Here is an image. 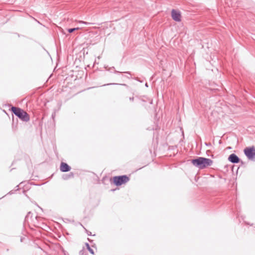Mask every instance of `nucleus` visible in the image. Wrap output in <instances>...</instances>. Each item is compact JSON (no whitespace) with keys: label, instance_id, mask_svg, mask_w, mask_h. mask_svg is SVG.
<instances>
[{"label":"nucleus","instance_id":"1","mask_svg":"<svg viewBox=\"0 0 255 255\" xmlns=\"http://www.w3.org/2000/svg\"><path fill=\"white\" fill-rule=\"evenodd\" d=\"M33 214L31 212H29L25 217V222H27L29 224H31L36 227L41 228L44 230H45L44 228H47L46 224L43 223V219L38 217L35 215L33 216Z\"/></svg>","mask_w":255,"mask_h":255},{"label":"nucleus","instance_id":"2","mask_svg":"<svg viewBox=\"0 0 255 255\" xmlns=\"http://www.w3.org/2000/svg\"><path fill=\"white\" fill-rule=\"evenodd\" d=\"M191 162L194 166L200 169L210 166L213 163V161L211 159L202 157L192 159Z\"/></svg>","mask_w":255,"mask_h":255},{"label":"nucleus","instance_id":"3","mask_svg":"<svg viewBox=\"0 0 255 255\" xmlns=\"http://www.w3.org/2000/svg\"><path fill=\"white\" fill-rule=\"evenodd\" d=\"M11 111L19 119L24 122H27L29 120L28 114L19 108L12 107Z\"/></svg>","mask_w":255,"mask_h":255},{"label":"nucleus","instance_id":"4","mask_svg":"<svg viewBox=\"0 0 255 255\" xmlns=\"http://www.w3.org/2000/svg\"><path fill=\"white\" fill-rule=\"evenodd\" d=\"M129 180V177L125 175L121 176H116L114 177L113 182L116 186H120L125 184Z\"/></svg>","mask_w":255,"mask_h":255},{"label":"nucleus","instance_id":"5","mask_svg":"<svg viewBox=\"0 0 255 255\" xmlns=\"http://www.w3.org/2000/svg\"><path fill=\"white\" fill-rule=\"evenodd\" d=\"M244 151L248 159L255 161V148L254 147H247Z\"/></svg>","mask_w":255,"mask_h":255},{"label":"nucleus","instance_id":"6","mask_svg":"<svg viewBox=\"0 0 255 255\" xmlns=\"http://www.w3.org/2000/svg\"><path fill=\"white\" fill-rule=\"evenodd\" d=\"M171 17L175 21L180 22L181 20L180 12L174 9H173L171 11Z\"/></svg>","mask_w":255,"mask_h":255},{"label":"nucleus","instance_id":"7","mask_svg":"<svg viewBox=\"0 0 255 255\" xmlns=\"http://www.w3.org/2000/svg\"><path fill=\"white\" fill-rule=\"evenodd\" d=\"M228 160L233 163H238L240 161V158L239 157L234 153H232L229 155Z\"/></svg>","mask_w":255,"mask_h":255},{"label":"nucleus","instance_id":"8","mask_svg":"<svg viewBox=\"0 0 255 255\" xmlns=\"http://www.w3.org/2000/svg\"><path fill=\"white\" fill-rule=\"evenodd\" d=\"M71 167L66 163L61 162L60 166V169L61 171L65 172H68L71 170Z\"/></svg>","mask_w":255,"mask_h":255},{"label":"nucleus","instance_id":"9","mask_svg":"<svg viewBox=\"0 0 255 255\" xmlns=\"http://www.w3.org/2000/svg\"><path fill=\"white\" fill-rule=\"evenodd\" d=\"M74 177V174L72 172H70L68 174H65L63 176V179L64 180H67L70 178H72Z\"/></svg>","mask_w":255,"mask_h":255},{"label":"nucleus","instance_id":"10","mask_svg":"<svg viewBox=\"0 0 255 255\" xmlns=\"http://www.w3.org/2000/svg\"><path fill=\"white\" fill-rule=\"evenodd\" d=\"M85 245L87 247V249L89 251V252L93 255H95L94 251V250L90 247V245L88 243H86L85 244Z\"/></svg>","mask_w":255,"mask_h":255},{"label":"nucleus","instance_id":"11","mask_svg":"<svg viewBox=\"0 0 255 255\" xmlns=\"http://www.w3.org/2000/svg\"><path fill=\"white\" fill-rule=\"evenodd\" d=\"M79 29V27L73 28H69V29H68V31L69 33H72V32H74V31H75L76 30H78Z\"/></svg>","mask_w":255,"mask_h":255},{"label":"nucleus","instance_id":"12","mask_svg":"<svg viewBox=\"0 0 255 255\" xmlns=\"http://www.w3.org/2000/svg\"><path fill=\"white\" fill-rule=\"evenodd\" d=\"M78 22L80 23H84V24H86V25H90V24H92L91 23L85 22V21H79Z\"/></svg>","mask_w":255,"mask_h":255},{"label":"nucleus","instance_id":"13","mask_svg":"<svg viewBox=\"0 0 255 255\" xmlns=\"http://www.w3.org/2000/svg\"><path fill=\"white\" fill-rule=\"evenodd\" d=\"M84 253H85V251H84V250H82L80 251L79 254H80V255H84Z\"/></svg>","mask_w":255,"mask_h":255},{"label":"nucleus","instance_id":"14","mask_svg":"<svg viewBox=\"0 0 255 255\" xmlns=\"http://www.w3.org/2000/svg\"><path fill=\"white\" fill-rule=\"evenodd\" d=\"M134 100V97H130L129 98V100L131 101H133Z\"/></svg>","mask_w":255,"mask_h":255},{"label":"nucleus","instance_id":"15","mask_svg":"<svg viewBox=\"0 0 255 255\" xmlns=\"http://www.w3.org/2000/svg\"><path fill=\"white\" fill-rule=\"evenodd\" d=\"M125 73H128V74H130V73L129 72H126Z\"/></svg>","mask_w":255,"mask_h":255},{"label":"nucleus","instance_id":"16","mask_svg":"<svg viewBox=\"0 0 255 255\" xmlns=\"http://www.w3.org/2000/svg\"><path fill=\"white\" fill-rule=\"evenodd\" d=\"M115 73H120V72H119V71H115Z\"/></svg>","mask_w":255,"mask_h":255},{"label":"nucleus","instance_id":"17","mask_svg":"<svg viewBox=\"0 0 255 255\" xmlns=\"http://www.w3.org/2000/svg\"><path fill=\"white\" fill-rule=\"evenodd\" d=\"M88 235L89 236L91 235V233L88 234Z\"/></svg>","mask_w":255,"mask_h":255},{"label":"nucleus","instance_id":"18","mask_svg":"<svg viewBox=\"0 0 255 255\" xmlns=\"http://www.w3.org/2000/svg\"><path fill=\"white\" fill-rule=\"evenodd\" d=\"M121 85H124V86H127V85H126V84H121Z\"/></svg>","mask_w":255,"mask_h":255},{"label":"nucleus","instance_id":"19","mask_svg":"<svg viewBox=\"0 0 255 255\" xmlns=\"http://www.w3.org/2000/svg\"><path fill=\"white\" fill-rule=\"evenodd\" d=\"M145 86H146V87H148V85H147V83H146V84H145Z\"/></svg>","mask_w":255,"mask_h":255},{"label":"nucleus","instance_id":"20","mask_svg":"<svg viewBox=\"0 0 255 255\" xmlns=\"http://www.w3.org/2000/svg\"><path fill=\"white\" fill-rule=\"evenodd\" d=\"M113 85H115V83H113ZM117 84V85H118V84Z\"/></svg>","mask_w":255,"mask_h":255}]
</instances>
